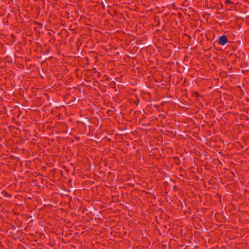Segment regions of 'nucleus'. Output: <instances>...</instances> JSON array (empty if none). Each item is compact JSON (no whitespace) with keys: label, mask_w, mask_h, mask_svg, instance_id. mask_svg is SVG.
Here are the masks:
<instances>
[{"label":"nucleus","mask_w":249,"mask_h":249,"mask_svg":"<svg viewBox=\"0 0 249 249\" xmlns=\"http://www.w3.org/2000/svg\"><path fill=\"white\" fill-rule=\"evenodd\" d=\"M139 102H140V101H139V99H138L137 101H135V104H136L137 106H138V105H139Z\"/></svg>","instance_id":"423d86ee"},{"label":"nucleus","mask_w":249,"mask_h":249,"mask_svg":"<svg viewBox=\"0 0 249 249\" xmlns=\"http://www.w3.org/2000/svg\"><path fill=\"white\" fill-rule=\"evenodd\" d=\"M175 161L177 163V164H178L179 163L177 162V161H178L179 160V159L178 157H175L174 158Z\"/></svg>","instance_id":"39448f33"},{"label":"nucleus","mask_w":249,"mask_h":249,"mask_svg":"<svg viewBox=\"0 0 249 249\" xmlns=\"http://www.w3.org/2000/svg\"><path fill=\"white\" fill-rule=\"evenodd\" d=\"M107 114H108V115H110L113 114V111L112 110H109L107 111Z\"/></svg>","instance_id":"7ed1b4c3"},{"label":"nucleus","mask_w":249,"mask_h":249,"mask_svg":"<svg viewBox=\"0 0 249 249\" xmlns=\"http://www.w3.org/2000/svg\"><path fill=\"white\" fill-rule=\"evenodd\" d=\"M225 3L227 4L232 3L231 0H225Z\"/></svg>","instance_id":"20e7f679"},{"label":"nucleus","mask_w":249,"mask_h":249,"mask_svg":"<svg viewBox=\"0 0 249 249\" xmlns=\"http://www.w3.org/2000/svg\"><path fill=\"white\" fill-rule=\"evenodd\" d=\"M192 96L196 98L202 97V95L197 91H195L192 93Z\"/></svg>","instance_id":"f03ea898"},{"label":"nucleus","mask_w":249,"mask_h":249,"mask_svg":"<svg viewBox=\"0 0 249 249\" xmlns=\"http://www.w3.org/2000/svg\"><path fill=\"white\" fill-rule=\"evenodd\" d=\"M228 42V38L226 35H223L219 37L218 43L221 45H225Z\"/></svg>","instance_id":"f257e3e1"}]
</instances>
